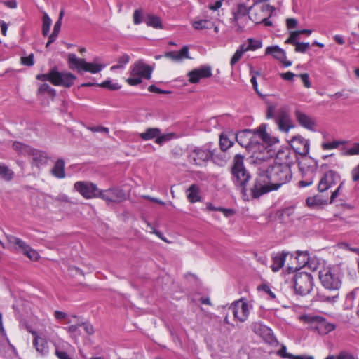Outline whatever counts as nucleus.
<instances>
[{
    "mask_svg": "<svg viewBox=\"0 0 359 359\" xmlns=\"http://www.w3.org/2000/svg\"><path fill=\"white\" fill-rule=\"evenodd\" d=\"M165 57L175 61H180L183 58H190L189 56V48L187 46L182 47L180 52L170 51L165 53Z\"/></svg>",
    "mask_w": 359,
    "mask_h": 359,
    "instance_id": "bb28decb",
    "label": "nucleus"
},
{
    "mask_svg": "<svg viewBox=\"0 0 359 359\" xmlns=\"http://www.w3.org/2000/svg\"><path fill=\"white\" fill-rule=\"evenodd\" d=\"M81 325L87 334L92 335L94 334L95 330L93 326L89 322L81 321Z\"/></svg>",
    "mask_w": 359,
    "mask_h": 359,
    "instance_id": "5fc2aeb1",
    "label": "nucleus"
},
{
    "mask_svg": "<svg viewBox=\"0 0 359 359\" xmlns=\"http://www.w3.org/2000/svg\"><path fill=\"white\" fill-rule=\"evenodd\" d=\"M53 85L70 88L76 79V76L68 72H60L57 67H53Z\"/></svg>",
    "mask_w": 359,
    "mask_h": 359,
    "instance_id": "4468645a",
    "label": "nucleus"
},
{
    "mask_svg": "<svg viewBox=\"0 0 359 359\" xmlns=\"http://www.w3.org/2000/svg\"><path fill=\"white\" fill-rule=\"evenodd\" d=\"M275 8L269 4L255 6L248 15V18L255 24H264L265 26L270 27L272 22L269 20Z\"/></svg>",
    "mask_w": 359,
    "mask_h": 359,
    "instance_id": "0eeeda50",
    "label": "nucleus"
},
{
    "mask_svg": "<svg viewBox=\"0 0 359 359\" xmlns=\"http://www.w3.org/2000/svg\"><path fill=\"white\" fill-rule=\"evenodd\" d=\"M8 241L13 243L16 246V250H20L23 254L30 248V245L24 241L13 236H11L8 238Z\"/></svg>",
    "mask_w": 359,
    "mask_h": 359,
    "instance_id": "72a5a7b5",
    "label": "nucleus"
},
{
    "mask_svg": "<svg viewBox=\"0 0 359 359\" xmlns=\"http://www.w3.org/2000/svg\"><path fill=\"white\" fill-rule=\"evenodd\" d=\"M21 63L24 65L31 67L34 65V55L31 53L27 57H21Z\"/></svg>",
    "mask_w": 359,
    "mask_h": 359,
    "instance_id": "bf43d9fd",
    "label": "nucleus"
},
{
    "mask_svg": "<svg viewBox=\"0 0 359 359\" xmlns=\"http://www.w3.org/2000/svg\"><path fill=\"white\" fill-rule=\"evenodd\" d=\"M99 198L107 202L120 203L126 200V194L122 189L111 188L106 190H100Z\"/></svg>",
    "mask_w": 359,
    "mask_h": 359,
    "instance_id": "a211bd4d",
    "label": "nucleus"
},
{
    "mask_svg": "<svg viewBox=\"0 0 359 359\" xmlns=\"http://www.w3.org/2000/svg\"><path fill=\"white\" fill-rule=\"evenodd\" d=\"M200 187L196 184H191L187 190V197L191 203L201 201L199 196Z\"/></svg>",
    "mask_w": 359,
    "mask_h": 359,
    "instance_id": "c85d7f7f",
    "label": "nucleus"
},
{
    "mask_svg": "<svg viewBox=\"0 0 359 359\" xmlns=\"http://www.w3.org/2000/svg\"><path fill=\"white\" fill-rule=\"evenodd\" d=\"M250 329L257 335H259L263 340L271 345L278 343L271 329L263 325L260 322H253L250 325Z\"/></svg>",
    "mask_w": 359,
    "mask_h": 359,
    "instance_id": "f8f14e48",
    "label": "nucleus"
},
{
    "mask_svg": "<svg viewBox=\"0 0 359 359\" xmlns=\"http://www.w3.org/2000/svg\"><path fill=\"white\" fill-rule=\"evenodd\" d=\"M341 155L344 156L359 155V142L354 143L349 149L344 147L341 149Z\"/></svg>",
    "mask_w": 359,
    "mask_h": 359,
    "instance_id": "37998d69",
    "label": "nucleus"
},
{
    "mask_svg": "<svg viewBox=\"0 0 359 359\" xmlns=\"http://www.w3.org/2000/svg\"><path fill=\"white\" fill-rule=\"evenodd\" d=\"M246 50L244 48V44H241L231 59L230 65L232 67L241 60Z\"/></svg>",
    "mask_w": 359,
    "mask_h": 359,
    "instance_id": "58836bf2",
    "label": "nucleus"
},
{
    "mask_svg": "<svg viewBox=\"0 0 359 359\" xmlns=\"http://www.w3.org/2000/svg\"><path fill=\"white\" fill-rule=\"evenodd\" d=\"M43 25H42V34L46 36L48 34L50 27L52 23V20L46 13H43Z\"/></svg>",
    "mask_w": 359,
    "mask_h": 359,
    "instance_id": "a19ab883",
    "label": "nucleus"
},
{
    "mask_svg": "<svg viewBox=\"0 0 359 359\" xmlns=\"http://www.w3.org/2000/svg\"><path fill=\"white\" fill-rule=\"evenodd\" d=\"M266 55H272V56L279 60L283 61L286 59V53L285 50L280 48L278 46H269L265 51Z\"/></svg>",
    "mask_w": 359,
    "mask_h": 359,
    "instance_id": "cd10ccee",
    "label": "nucleus"
},
{
    "mask_svg": "<svg viewBox=\"0 0 359 359\" xmlns=\"http://www.w3.org/2000/svg\"><path fill=\"white\" fill-rule=\"evenodd\" d=\"M255 137V133L250 129H245L236 134L235 139L236 142L243 147L250 150L257 143L253 139Z\"/></svg>",
    "mask_w": 359,
    "mask_h": 359,
    "instance_id": "f3484780",
    "label": "nucleus"
},
{
    "mask_svg": "<svg viewBox=\"0 0 359 359\" xmlns=\"http://www.w3.org/2000/svg\"><path fill=\"white\" fill-rule=\"evenodd\" d=\"M292 162L277 163L262 170L274 190L289 182L292 177L291 165Z\"/></svg>",
    "mask_w": 359,
    "mask_h": 359,
    "instance_id": "f257e3e1",
    "label": "nucleus"
},
{
    "mask_svg": "<svg viewBox=\"0 0 359 359\" xmlns=\"http://www.w3.org/2000/svg\"><path fill=\"white\" fill-rule=\"evenodd\" d=\"M231 180L236 187H238L243 196L248 195V183L250 174L244 165V156L238 154L233 157L231 167Z\"/></svg>",
    "mask_w": 359,
    "mask_h": 359,
    "instance_id": "f03ea898",
    "label": "nucleus"
},
{
    "mask_svg": "<svg viewBox=\"0 0 359 359\" xmlns=\"http://www.w3.org/2000/svg\"><path fill=\"white\" fill-rule=\"evenodd\" d=\"M29 259L33 261H36L39 258V254L36 250L32 249L31 247L23 254Z\"/></svg>",
    "mask_w": 359,
    "mask_h": 359,
    "instance_id": "603ef678",
    "label": "nucleus"
},
{
    "mask_svg": "<svg viewBox=\"0 0 359 359\" xmlns=\"http://www.w3.org/2000/svg\"><path fill=\"white\" fill-rule=\"evenodd\" d=\"M212 155V144L191 147L188 151V161L197 166H203L210 161Z\"/></svg>",
    "mask_w": 359,
    "mask_h": 359,
    "instance_id": "39448f33",
    "label": "nucleus"
},
{
    "mask_svg": "<svg viewBox=\"0 0 359 359\" xmlns=\"http://www.w3.org/2000/svg\"><path fill=\"white\" fill-rule=\"evenodd\" d=\"M340 182V174L337 171L330 170L320 180L318 184V190L320 193H323Z\"/></svg>",
    "mask_w": 359,
    "mask_h": 359,
    "instance_id": "ddd939ff",
    "label": "nucleus"
},
{
    "mask_svg": "<svg viewBox=\"0 0 359 359\" xmlns=\"http://www.w3.org/2000/svg\"><path fill=\"white\" fill-rule=\"evenodd\" d=\"M99 86L107 88L111 90H116L121 88V86L117 83H112L110 80H107L102 82V83L99 84Z\"/></svg>",
    "mask_w": 359,
    "mask_h": 359,
    "instance_id": "09e8293b",
    "label": "nucleus"
},
{
    "mask_svg": "<svg viewBox=\"0 0 359 359\" xmlns=\"http://www.w3.org/2000/svg\"><path fill=\"white\" fill-rule=\"evenodd\" d=\"M161 134V130L158 128H148L145 132L140 133V137L144 141L156 138Z\"/></svg>",
    "mask_w": 359,
    "mask_h": 359,
    "instance_id": "473e14b6",
    "label": "nucleus"
},
{
    "mask_svg": "<svg viewBox=\"0 0 359 359\" xmlns=\"http://www.w3.org/2000/svg\"><path fill=\"white\" fill-rule=\"evenodd\" d=\"M348 141L345 140H334L332 142H323L321 145L323 150L333 149L337 148L340 145L346 144Z\"/></svg>",
    "mask_w": 359,
    "mask_h": 359,
    "instance_id": "49530a36",
    "label": "nucleus"
},
{
    "mask_svg": "<svg viewBox=\"0 0 359 359\" xmlns=\"http://www.w3.org/2000/svg\"><path fill=\"white\" fill-rule=\"evenodd\" d=\"M259 290H262V291L265 292L266 294H268L271 299H275L276 295L274 292H273L270 288V287L266 284H263L260 285L259 287Z\"/></svg>",
    "mask_w": 359,
    "mask_h": 359,
    "instance_id": "69168bd1",
    "label": "nucleus"
},
{
    "mask_svg": "<svg viewBox=\"0 0 359 359\" xmlns=\"http://www.w3.org/2000/svg\"><path fill=\"white\" fill-rule=\"evenodd\" d=\"M130 57L128 54H123L121 56H120L118 60V64L113 65L111 67V70H114L116 69H122L124 67V66L130 61Z\"/></svg>",
    "mask_w": 359,
    "mask_h": 359,
    "instance_id": "de8ad7c7",
    "label": "nucleus"
},
{
    "mask_svg": "<svg viewBox=\"0 0 359 359\" xmlns=\"http://www.w3.org/2000/svg\"><path fill=\"white\" fill-rule=\"evenodd\" d=\"M248 46H245L244 44V48L246 51L255 50L257 49L260 48L262 46V43L259 40H256L250 38L248 39Z\"/></svg>",
    "mask_w": 359,
    "mask_h": 359,
    "instance_id": "c03bdc74",
    "label": "nucleus"
},
{
    "mask_svg": "<svg viewBox=\"0 0 359 359\" xmlns=\"http://www.w3.org/2000/svg\"><path fill=\"white\" fill-rule=\"evenodd\" d=\"M266 117L267 119H273L278 129L282 132L287 133L290 128L294 127L286 107L277 108L275 104H268Z\"/></svg>",
    "mask_w": 359,
    "mask_h": 359,
    "instance_id": "7ed1b4c3",
    "label": "nucleus"
},
{
    "mask_svg": "<svg viewBox=\"0 0 359 359\" xmlns=\"http://www.w3.org/2000/svg\"><path fill=\"white\" fill-rule=\"evenodd\" d=\"M172 137V134L167 133L163 134L161 133L158 135L155 140V142L159 145H162L164 142L170 140Z\"/></svg>",
    "mask_w": 359,
    "mask_h": 359,
    "instance_id": "3c124183",
    "label": "nucleus"
},
{
    "mask_svg": "<svg viewBox=\"0 0 359 359\" xmlns=\"http://www.w3.org/2000/svg\"><path fill=\"white\" fill-rule=\"evenodd\" d=\"M126 82L130 86H136L142 83V78L140 76H131L126 79Z\"/></svg>",
    "mask_w": 359,
    "mask_h": 359,
    "instance_id": "0e129e2a",
    "label": "nucleus"
},
{
    "mask_svg": "<svg viewBox=\"0 0 359 359\" xmlns=\"http://www.w3.org/2000/svg\"><path fill=\"white\" fill-rule=\"evenodd\" d=\"M268 180L264 171L259 170L257 177L248 188V195L244 197L251 196L254 199H257L264 194L273 191L274 189Z\"/></svg>",
    "mask_w": 359,
    "mask_h": 359,
    "instance_id": "423d86ee",
    "label": "nucleus"
},
{
    "mask_svg": "<svg viewBox=\"0 0 359 359\" xmlns=\"http://www.w3.org/2000/svg\"><path fill=\"white\" fill-rule=\"evenodd\" d=\"M153 68L140 60L136 62L132 67L130 72L131 76H140L146 79H149L151 76Z\"/></svg>",
    "mask_w": 359,
    "mask_h": 359,
    "instance_id": "412c9836",
    "label": "nucleus"
},
{
    "mask_svg": "<svg viewBox=\"0 0 359 359\" xmlns=\"http://www.w3.org/2000/svg\"><path fill=\"white\" fill-rule=\"evenodd\" d=\"M46 93L52 97H54L56 95V91L54 88H52L48 83H42L37 90V95H42Z\"/></svg>",
    "mask_w": 359,
    "mask_h": 359,
    "instance_id": "4c0bfd02",
    "label": "nucleus"
},
{
    "mask_svg": "<svg viewBox=\"0 0 359 359\" xmlns=\"http://www.w3.org/2000/svg\"><path fill=\"white\" fill-rule=\"evenodd\" d=\"M318 276L321 285L327 290L337 291L341 286L343 273L337 267L323 268Z\"/></svg>",
    "mask_w": 359,
    "mask_h": 359,
    "instance_id": "20e7f679",
    "label": "nucleus"
},
{
    "mask_svg": "<svg viewBox=\"0 0 359 359\" xmlns=\"http://www.w3.org/2000/svg\"><path fill=\"white\" fill-rule=\"evenodd\" d=\"M310 44L309 43H304V42H299L295 46V51L299 52V53H305L306 50L309 48Z\"/></svg>",
    "mask_w": 359,
    "mask_h": 359,
    "instance_id": "13d9d810",
    "label": "nucleus"
},
{
    "mask_svg": "<svg viewBox=\"0 0 359 359\" xmlns=\"http://www.w3.org/2000/svg\"><path fill=\"white\" fill-rule=\"evenodd\" d=\"M53 74V68H52L48 73L47 74H37L36 76V79L39 81H48L53 84V76H52Z\"/></svg>",
    "mask_w": 359,
    "mask_h": 359,
    "instance_id": "8fccbe9b",
    "label": "nucleus"
},
{
    "mask_svg": "<svg viewBox=\"0 0 359 359\" xmlns=\"http://www.w3.org/2000/svg\"><path fill=\"white\" fill-rule=\"evenodd\" d=\"M309 160L312 161V164H309L308 165H306V163H304V164L299 163V168L302 171L308 170L313 175L318 167V163L316 160H314L313 158H312L311 157H309Z\"/></svg>",
    "mask_w": 359,
    "mask_h": 359,
    "instance_id": "a18cd8bd",
    "label": "nucleus"
},
{
    "mask_svg": "<svg viewBox=\"0 0 359 359\" xmlns=\"http://www.w3.org/2000/svg\"><path fill=\"white\" fill-rule=\"evenodd\" d=\"M294 287L297 294L306 295L313 288V277L304 272L297 273L294 276Z\"/></svg>",
    "mask_w": 359,
    "mask_h": 359,
    "instance_id": "1a4fd4ad",
    "label": "nucleus"
},
{
    "mask_svg": "<svg viewBox=\"0 0 359 359\" xmlns=\"http://www.w3.org/2000/svg\"><path fill=\"white\" fill-rule=\"evenodd\" d=\"M192 26L195 29L202 30V29H210L214 27V24L209 20L201 19L198 20H196L192 23Z\"/></svg>",
    "mask_w": 359,
    "mask_h": 359,
    "instance_id": "c9c22d12",
    "label": "nucleus"
},
{
    "mask_svg": "<svg viewBox=\"0 0 359 359\" xmlns=\"http://www.w3.org/2000/svg\"><path fill=\"white\" fill-rule=\"evenodd\" d=\"M212 68L208 65H203L194 69L187 73L189 81L191 83H198L201 79L209 78L212 76Z\"/></svg>",
    "mask_w": 359,
    "mask_h": 359,
    "instance_id": "6ab92c4d",
    "label": "nucleus"
},
{
    "mask_svg": "<svg viewBox=\"0 0 359 359\" xmlns=\"http://www.w3.org/2000/svg\"><path fill=\"white\" fill-rule=\"evenodd\" d=\"M88 129L93 133H104L106 134H108L109 132V130L108 128L100 126L88 127Z\"/></svg>",
    "mask_w": 359,
    "mask_h": 359,
    "instance_id": "680f3d73",
    "label": "nucleus"
},
{
    "mask_svg": "<svg viewBox=\"0 0 359 359\" xmlns=\"http://www.w3.org/2000/svg\"><path fill=\"white\" fill-rule=\"evenodd\" d=\"M224 151L218 152L215 148L212 147V155L210 161L219 166H224L226 163V155Z\"/></svg>",
    "mask_w": 359,
    "mask_h": 359,
    "instance_id": "7c9ffc66",
    "label": "nucleus"
},
{
    "mask_svg": "<svg viewBox=\"0 0 359 359\" xmlns=\"http://www.w3.org/2000/svg\"><path fill=\"white\" fill-rule=\"evenodd\" d=\"M33 339V346L36 351L41 355H46L49 353V345L48 340L43 336L38 334L36 331L31 332Z\"/></svg>",
    "mask_w": 359,
    "mask_h": 359,
    "instance_id": "4be33fe9",
    "label": "nucleus"
},
{
    "mask_svg": "<svg viewBox=\"0 0 359 359\" xmlns=\"http://www.w3.org/2000/svg\"><path fill=\"white\" fill-rule=\"evenodd\" d=\"M68 63L71 69H76L79 73L82 71L95 74L100 72L104 66L86 62L84 59L78 58L74 53L68 55Z\"/></svg>",
    "mask_w": 359,
    "mask_h": 359,
    "instance_id": "6e6552de",
    "label": "nucleus"
},
{
    "mask_svg": "<svg viewBox=\"0 0 359 359\" xmlns=\"http://www.w3.org/2000/svg\"><path fill=\"white\" fill-rule=\"evenodd\" d=\"M230 309L232 310L233 316L240 322H245L249 316V306L246 302L242 299L234 302Z\"/></svg>",
    "mask_w": 359,
    "mask_h": 359,
    "instance_id": "aec40b11",
    "label": "nucleus"
},
{
    "mask_svg": "<svg viewBox=\"0 0 359 359\" xmlns=\"http://www.w3.org/2000/svg\"><path fill=\"white\" fill-rule=\"evenodd\" d=\"M252 9H254V6L248 8L243 3L238 4L236 8H232L231 14L233 17L230 18V22L236 27V31L238 33L243 32L245 27L244 25L239 22V20L246 15H249Z\"/></svg>",
    "mask_w": 359,
    "mask_h": 359,
    "instance_id": "9d476101",
    "label": "nucleus"
},
{
    "mask_svg": "<svg viewBox=\"0 0 359 359\" xmlns=\"http://www.w3.org/2000/svg\"><path fill=\"white\" fill-rule=\"evenodd\" d=\"M29 156H32V164L37 168L47 164L49 159L46 152L34 148Z\"/></svg>",
    "mask_w": 359,
    "mask_h": 359,
    "instance_id": "b1692460",
    "label": "nucleus"
},
{
    "mask_svg": "<svg viewBox=\"0 0 359 359\" xmlns=\"http://www.w3.org/2000/svg\"><path fill=\"white\" fill-rule=\"evenodd\" d=\"M351 178L353 182H359V162L351 170Z\"/></svg>",
    "mask_w": 359,
    "mask_h": 359,
    "instance_id": "338daca9",
    "label": "nucleus"
},
{
    "mask_svg": "<svg viewBox=\"0 0 359 359\" xmlns=\"http://www.w3.org/2000/svg\"><path fill=\"white\" fill-rule=\"evenodd\" d=\"M278 355L283 358L291 359L292 358H294V355L287 352V348L284 345H283L281 348L278 351Z\"/></svg>",
    "mask_w": 359,
    "mask_h": 359,
    "instance_id": "052dcab7",
    "label": "nucleus"
},
{
    "mask_svg": "<svg viewBox=\"0 0 359 359\" xmlns=\"http://www.w3.org/2000/svg\"><path fill=\"white\" fill-rule=\"evenodd\" d=\"M288 255L290 252L283 251L273 257V264L271 266L273 271L277 272L284 266L285 258Z\"/></svg>",
    "mask_w": 359,
    "mask_h": 359,
    "instance_id": "a878e982",
    "label": "nucleus"
},
{
    "mask_svg": "<svg viewBox=\"0 0 359 359\" xmlns=\"http://www.w3.org/2000/svg\"><path fill=\"white\" fill-rule=\"evenodd\" d=\"M290 146L296 154L302 156H306L310 148L309 140L302 135H297L292 137L290 142Z\"/></svg>",
    "mask_w": 359,
    "mask_h": 359,
    "instance_id": "dca6fc26",
    "label": "nucleus"
},
{
    "mask_svg": "<svg viewBox=\"0 0 359 359\" xmlns=\"http://www.w3.org/2000/svg\"><path fill=\"white\" fill-rule=\"evenodd\" d=\"M14 177V172L3 163H0V178L9 182Z\"/></svg>",
    "mask_w": 359,
    "mask_h": 359,
    "instance_id": "f704fd0d",
    "label": "nucleus"
},
{
    "mask_svg": "<svg viewBox=\"0 0 359 359\" xmlns=\"http://www.w3.org/2000/svg\"><path fill=\"white\" fill-rule=\"evenodd\" d=\"M306 203L309 207L316 208L321 205H327L329 203L328 196H323L320 195H316L313 197H309L306 200Z\"/></svg>",
    "mask_w": 359,
    "mask_h": 359,
    "instance_id": "393cba45",
    "label": "nucleus"
},
{
    "mask_svg": "<svg viewBox=\"0 0 359 359\" xmlns=\"http://www.w3.org/2000/svg\"><path fill=\"white\" fill-rule=\"evenodd\" d=\"M337 295H334L332 297L326 296L325 294H318L316 300L320 301V302H334L337 299Z\"/></svg>",
    "mask_w": 359,
    "mask_h": 359,
    "instance_id": "e2e57ef3",
    "label": "nucleus"
},
{
    "mask_svg": "<svg viewBox=\"0 0 359 359\" xmlns=\"http://www.w3.org/2000/svg\"><path fill=\"white\" fill-rule=\"evenodd\" d=\"M51 174L58 178L63 179L65 177V161L62 158H59L55 162L53 168L51 170Z\"/></svg>",
    "mask_w": 359,
    "mask_h": 359,
    "instance_id": "c756f323",
    "label": "nucleus"
},
{
    "mask_svg": "<svg viewBox=\"0 0 359 359\" xmlns=\"http://www.w3.org/2000/svg\"><path fill=\"white\" fill-rule=\"evenodd\" d=\"M74 188L86 199L99 198L100 189L93 182L79 181L74 183Z\"/></svg>",
    "mask_w": 359,
    "mask_h": 359,
    "instance_id": "9b49d317",
    "label": "nucleus"
},
{
    "mask_svg": "<svg viewBox=\"0 0 359 359\" xmlns=\"http://www.w3.org/2000/svg\"><path fill=\"white\" fill-rule=\"evenodd\" d=\"M233 145V142L230 140L229 138L223 134L220 135L219 137V146L222 151H226L231 147Z\"/></svg>",
    "mask_w": 359,
    "mask_h": 359,
    "instance_id": "ea45409f",
    "label": "nucleus"
},
{
    "mask_svg": "<svg viewBox=\"0 0 359 359\" xmlns=\"http://www.w3.org/2000/svg\"><path fill=\"white\" fill-rule=\"evenodd\" d=\"M206 210L208 211H219L222 212L226 217H229L234 213V210L229 208L222 207H215L212 203H208L206 205Z\"/></svg>",
    "mask_w": 359,
    "mask_h": 359,
    "instance_id": "e433bc0d",
    "label": "nucleus"
},
{
    "mask_svg": "<svg viewBox=\"0 0 359 359\" xmlns=\"http://www.w3.org/2000/svg\"><path fill=\"white\" fill-rule=\"evenodd\" d=\"M337 359H355L354 356L346 351H341L339 353V354L337 355Z\"/></svg>",
    "mask_w": 359,
    "mask_h": 359,
    "instance_id": "774afa93",
    "label": "nucleus"
},
{
    "mask_svg": "<svg viewBox=\"0 0 359 359\" xmlns=\"http://www.w3.org/2000/svg\"><path fill=\"white\" fill-rule=\"evenodd\" d=\"M144 21L147 26L152 27L155 29H161L163 27L161 20L159 17L147 14L142 19V11L136 9L133 13V22L135 25H139Z\"/></svg>",
    "mask_w": 359,
    "mask_h": 359,
    "instance_id": "2eb2a0df",
    "label": "nucleus"
},
{
    "mask_svg": "<svg viewBox=\"0 0 359 359\" xmlns=\"http://www.w3.org/2000/svg\"><path fill=\"white\" fill-rule=\"evenodd\" d=\"M346 300L351 302L355 301L358 309L357 314L359 316V287H356L349 292L346 296Z\"/></svg>",
    "mask_w": 359,
    "mask_h": 359,
    "instance_id": "79ce46f5",
    "label": "nucleus"
},
{
    "mask_svg": "<svg viewBox=\"0 0 359 359\" xmlns=\"http://www.w3.org/2000/svg\"><path fill=\"white\" fill-rule=\"evenodd\" d=\"M295 116L300 126L311 131L316 130V123L313 118L299 110L295 111Z\"/></svg>",
    "mask_w": 359,
    "mask_h": 359,
    "instance_id": "5701e85b",
    "label": "nucleus"
},
{
    "mask_svg": "<svg viewBox=\"0 0 359 359\" xmlns=\"http://www.w3.org/2000/svg\"><path fill=\"white\" fill-rule=\"evenodd\" d=\"M299 36L297 31H294L290 33V37L285 41L286 43L296 46L299 42L297 41L298 36Z\"/></svg>",
    "mask_w": 359,
    "mask_h": 359,
    "instance_id": "6e6d98bb",
    "label": "nucleus"
},
{
    "mask_svg": "<svg viewBox=\"0 0 359 359\" xmlns=\"http://www.w3.org/2000/svg\"><path fill=\"white\" fill-rule=\"evenodd\" d=\"M12 147L18 154L23 156H29L33 149L30 146L18 141L13 143Z\"/></svg>",
    "mask_w": 359,
    "mask_h": 359,
    "instance_id": "2f4dec72",
    "label": "nucleus"
},
{
    "mask_svg": "<svg viewBox=\"0 0 359 359\" xmlns=\"http://www.w3.org/2000/svg\"><path fill=\"white\" fill-rule=\"evenodd\" d=\"M344 184V181H341L339 182V185L338 186V187L333 192H332V194L330 196V201H329L330 203H333L334 199L339 195L341 189L342 188Z\"/></svg>",
    "mask_w": 359,
    "mask_h": 359,
    "instance_id": "4d7b16f0",
    "label": "nucleus"
},
{
    "mask_svg": "<svg viewBox=\"0 0 359 359\" xmlns=\"http://www.w3.org/2000/svg\"><path fill=\"white\" fill-rule=\"evenodd\" d=\"M54 316L55 319L59 320H67V323H70L72 322V320L68 318L67 314L63 311H55L54 312Z\"/></svg>",
    "mask_w": 359,
    "mask_h": 359,
    "instance_id": "864d4df0",
    "label": "nucleus"
}]
</instances>
